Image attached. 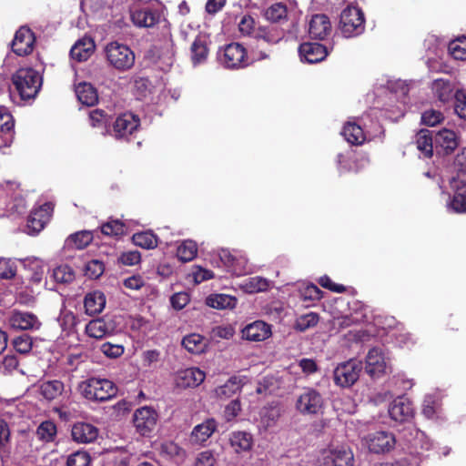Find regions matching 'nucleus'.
Listing matches in <instances>:
<instances>
[{
    "label": "nucleus",
    "instance_id": "1",
    "mask_svg": "<svg viewBox=\"0 0 466 466\" xmlns=\"http://www.w3.org/2000/svg\"><path fill=\"white\" fill-rule=\"evenodd\" d=\"M78 390L87 400L105 402L116 395L117 387L107 379L91 377L78 384Z\"/></svg>",
    "mask_w": 466,
    "mask_h": 466
},
{
    "label": "nucleus",
    "instance_id": "2",
    "mask_svg": "<svg viewBox=\"0 0 466 466\" xmlns=\"http://www.w3.org/2000/svg\"><path fill=\"white\" fill-rule=\"evenodd\" d=\"M12 83L22 100L33 99L42 86V76L31 67L19 68L12 76Z\"/></svg>",
    "mask_w": 466,
    "mask_h": 466
},
{
    "label": "nucleus",
    "instance_id": "3",
    "mask_svg": "<svg viewBox=\"0 0 466 466\" xmlns=\"http://www.w3.org/2000/svg\"><path fill=\"white\" fill-rule=\"evenodd\" d=\"M105 52L106 61L117 71H127L135 64V54L127 45L110 42L106 45Z\"/></svg>",
    "mask_w": 466,
    "mask_h": 466
},
{
    "label": "nucleus",
    "instance_id": "4",
    "mask_svg": "<svg viewBox=\"0 0 466 466\" xmlns=\"http://www.w3.org/2000/svg\"><path fill=\"white\" fill-rule=\"evenodd\" d=\"M218 58L228 69L244 68L251 64L246 47L238 42H232L221 48Z\"/></svg>",
    "mask_w": 466,
    "mask_h": 466
},
{
    "label": "nucleus",
    "instance_id": "5",
    "mask_svg": "<svg viewBox=\"0 0 466 466\" xmlns=\"http://www.w3.org/2000/svg\"><path fill=\"white\" fill-rule=\"evenodd\" d=\"M365 18L357 6H347L340 14L339 27L345 37L360 35L364 31Z\"/></svg>",
    "mask_w": 466,
    "mask_h": 466
},
{
    "label": "nucleus",
    "instance_id": "6",
    "mask_svg": "<svg viewBox=\"0 0 466 466\" xmlns=\"http://www.w3.org/2000/svg\"><path fill=\"white\" fill-rule=\"evenodd\" d=\"M140 126V119L137 115L130 112L119 115L114 121L111 120L110 129L107 135L116 139L129 140V137L137 130Z\"/></svg>",
    "mask_w": 466,
    "mask_h": 466
},
{
    "label": "nucleus",
    "instance_id": "7",
    "mask_svg": "<svg viewBox=\"0 0 466 466\" xmlns=\"http://www.w3.org/2000/svg\"><path fill=\"white\" fill-rule=\"evenodd\" d=\"M361 370V361L356 360H350L339 363L333 372L335 384L341 388L352 386L358 380Z\"/></svg>",
    "mask_w": 466,
    "mask_h": 466
},
{
    "label": "nucleus",
    "instance_id": "8",
    "mask_svg": "<svg viewBox=\"0 0 466 466\" xmlns=\"http://www.w3.org/2000/svg\"><path fill=\"white\" fill-rule=\"evenodd\" d=\"M324 405L322 395L313 388H305L296 401L297 410L303 415H315L321 411Z\"/></svg>",
    "mask_w": 466,
    "mask_h": 466
},
{
    "label": "nucleus",
    "instance_id": "9",
    "mask_svg": "<svg viewBox=\"0 0 466 466\" xmlns=\"http://www.w3.org/2000/svg\"><path fill=\"white\" fill-rule=\"evenodd\" d=\"M52 212L53 205L50 202L34 208L27 218L25 232L28 235L38 234L50 220Z\"/></svg>",
    "mask_w": 466,
    "mask_h": 466
},
{
    "label": "nucleus",
    "instance_id": "10",
    "mask_svg": "<svg viewBox=\"0 0 466 466\" xmlns=\"http://www.w3.org/2000/svg\"><path fill=\"white\" fill-rule=\"evenodd\" d=\"M157 418V412L153 408L144 406L135 411L133 423L140 435L148 437L156 428Z\"/></svg>",
    "mask_w": 466,
    "mask_h": 466
},
{
    "label": "nucleus",
    "instance_id": "11",
    "mask_svg": "<svg viewBox=\"0 0 466 466\" xmlns=\"http://www.w3.org/2000/svg\"><path fill=\"white\" fill-rule=\"evenodd\" d=\"M35 43V33L28 26L22 25L15 34L11 49L18 56H26L33 52Z\"/></svg>",
    "mask_w": 466,
    "mask_h": 466
},
{
    "label": "nucleus",
    "instance_id": "12",
    "mask_svg": "<svg viewBox=\"0 0 466 466\" xmlns=\"http://www.w3.org/2000/svg\"><path fill=\"white\" fill-rule=\"evenodd\" d=\"M7 323L14 330H38L42 326L35 314L21 310H13Z\"/></svg>",
    "mask_w": 466,
    "mask_h": 466
},
{
    "label": "nucleus",
    "instance_id": "13",
    "mask_svg": "<svg viewBox=\"0 0 466 466\" xmlns=\"http://www.w3.org/2000/svg\"><path fill=\"white\" fill-rule=\"evenodd\" d=\"M366 442L370 451L380 454L390 451L396 440L391 432L380 431L369 434Z\"/></svg>",
    "mask_w": 466,
    "mask_h": 466
},
{
    "label": "nucleus",
    "instance_id": "14",
    "mask_svg": "<svg viewBox=\"0 0 466 466\" xmlns=\"http://www.w3.org/2000/svg\"><path fill=\"white\" fill-rule=\"evenodd\" d=\"M324 463L327 466H353L354 455L348 447L329 448L324 456Z\"/></svg>",
    "mask_w": 466,
    "mask_h": 466
},
{
    "label": "nucleus",
    "instance_id": "15",
    "mask_svg": "<svg viewBox=\"0 0 466 466\" xmlns=\"http://www.w3.org/2000/svg\"><path fill=\"white\" fill-rule=\"evenodd\" d=\"M98 429L88 422L77 421L71 429L72 440L76 443L88 444L94 442L98 437Z\"/></svg>",
    "mask_w": 466,
    "mask_h": 466
},
{
    "label": "nucleus",
    "instance_id": "16",
    "mask_svg": "<svg viewBox=\"0 0 466 466\" xmlns=\"http://www.w3.org/2000/svg\"><path fill=\"white\" fill-rule=\"evenodd\" d=\"M299 53L302 61L314 64L326 58L328 49L320 43L306 42L299 45Z\"/></svg>",
    "mask_w": 466,
    "mask_h": 466
},
{
    "label": "nucleus",
    "instance_id": "17",
    "mask_svg": "<svg viewBox=\"0 0 466 466\" xmlns=\"http://www.w3.org/2000/svg\"><path fill=\"white\" fill-rule=\"evenodd\" d=\"M413 407L409 399L399 397L395 399L389 408L390 417L398 422H406L413 417Z\"/></svg>",
    "mask_w": 466,
    "mask_h": 466
},
{
    "label": "nucleus",
    "instance_id": "18",
    "mask_svg": "<svg viewBox=\"0 0 466 466\" xmlns=\"http://www.w3.org/2000/svg\"><path fill=\"white\" fill-rule=\"evenodd\" d=\"M450 185L455 190L450 207L457 213H466V178L451 177Z\"/></svg>",
    "mask_w": 466,
    "mask_h": 466
},
{
    "label": "nucleus",
    "instance_id": "19",
    "mask_svg": "<svg viewBox=\"0 0 466 466\" xmlns=\"http://www.w3.org/2000/svg\"><path fill=\"white\" fill-rule=\"evenodd\" d=\"M331 24L328 15L317 14L312 15L309 25V34L311 38L323 40L329 35Z\"/></svg>",
    "mask_w": 466,
    "mask_h": 466
},
{
    "label": "nucleus",
    "instance_id": "20",
    "mask_svg": "<svg viewBox=\"0 0 466 466\" xmlns=\"http://www.w3.org/2000/svg\"><path fill=\"white\" fill-rule=\"evenodd\" d=\"M116 329L114 321L107 316L92 319L86 326V333L95 339H102Z\"/></svg>",
    "mask_w": 466,
    "mask_h": 466
},
{
    "label": "nucleus",
    "instance_id": "21",
    "mask_svg": "<svg viewBox=\"0 0 466 466\" xmlns=\"http://www.w3.org/2000/svg\"><path fill=\"white\" fill-rule=\"evenodd\" d=\"M365 370L372 378L380 377L385 373L386 362L380 349L372 348L369 350L366 357Z\"/></svg>",
    "mask_w": 466,
    "mask_h": 466
},
{
    "label": "nucleus",
    "instance_id": "22",
    "mask_svg": "<svg viewBox=\"0 0 466 466\" xmlns=\"http://www.w3.org/2000/svg\"><path fill=\"white\" fill-rule=\"evenodd\" d=\"M25 271V277L30 283L38 285L42 282L45 275V265L43 260L37 258H26L20 260Z\"/></svg>",
    "mask_w": 466,
    "mask_h": 466
},
{
    "label": "nucleus",
    "instance_id": "23",
    "mask_svg": "<svg viewBox=\"0 0 466 466\" xmlns=\"http://www.w3.org/2000/svg\"><path fill=\"white\" fill-rule=\"evenodd\" d=\"M270 334V326L261 320L248 324L242 329V338L250 341H262Z\"/></svg>",
    "mask_w": 466,
    "mask_h": 466
},
{
    "label": "nucleus",
    "instance_id": "24",
    "mask_svg": "<svg viewBox=\"0 0 466 466\" xmlns=\"http://www.w3.org/2000/svg\"><path fill=\"white\" fill-rule=\"evenodd\" d=\"M133 24L138 27H153L159 21V15L149 8H135L130 11Z\"/></svg>",
    "mask_w": 466,
    "mask_h": 466
},
{
    "label": "nucleus",
    "instance_id": "25",
    "mask_svg": "<svg viewBox=\"0 0 466 466\" xmlns=\"http://www.w3.org/2000/svg\"><path fill=\"white\" fill-rule=\"evenodd\" d=\"M218 429V422L214 419H208L196 425L191 432V442L196 444L205 443Z\"/></svg>",
    "mask_w": 466,
    "mask_h": 466
},
{
    "label": "nucleus",
    "instance_id": "26",
    "mask_svg": "<svg viewBox=\"0 0 466 466\" xmlns=\"http://www.w3.org/2000/svg\"><path fill=\"white\" fill-rule=\"evenodd\" d=\"M435 144L445 155H450L459 147V137L453 130L444 128L435 135Z\"/></svg>",
    "mask_w": 466,
    "mask_h": 466
},
{
    "label": "nucleus",
    "instance_id": "27",
    "mask_svg": "<svg viewBox=\"0 0 466 466\" xmlns=\"http://www.w3.org/2000/svg\"><path fill=\"white\" fill-rule=\"evenodd\" d=\"M205 378V373L198 368H188L178 373L177 383L182 388H195L200 385Z\"/></svg>",
    "mask_w": 466,
    "mask_h": 466
},
{
    "label": "nucleus",
    "instance_id": "28",
    "mask_svg": "<svg viewBox=\"0 0 466 466\" xmlns=\"http://www.w3.org/2000/svg\"><path fill=\"white\" fill-rule=\"evenodd\" d=\"M95 42L90 37L79 39L71 48L70 56L78 62L86 61L95 51Z\"/></svg>",
    "mask_w": 466,
    "mask_h": 466
},
{
    "label": "nucleus",
    "instance_id": "29",
    "mask_svg": "<svg viewBox=\"0 0 466 466\" xmlns=\"http://www.w3.org/2000/svg\"><path fill=\"white\" fill-rule=\"evenodd\" d=\"M106 306V297L102 291L95 290L86 295L84 307L89 316L99 314Z\"/></svg>",
    "mask_w": 466,
    "mask_h": 466
},
{
    "label": "nucleus",
    "instance_id": "30",
    "mask_svg": "<svg viewBox=\"0 0 466 466\" xmlns=\"http://www.w3.org/2000/svg\"><path fill=\"white\" fill-rule=\"evenodd\" d=\"M258 40H263L269 45L279 43L284 37V30L277 25L259 26L254 35Z\"/></svg>",
    "mask_w": 466,
    "mask_h": 466
},
{
    "label": "nucleus",
    "instance_id": "31",
    "mask_svg": "<svg viewBox=\"0 0 466 466\" xmlns=\"http://www.w3.org/2000/svg\"><path fill=\"white\" fill-rule=\"evenodd\" d=\"M432 91L439 101L443 104L454 98V86L448 79H435L432 83Z\"/></svg>",
    "mask_w": 466,
    "mask_h": 466
},
{
    "label": "nucleus",
    "instance_id": "32",
    "mask_svg": "<svg viewBox=\"0 0 466 466\" xmlns=\"http://www.w3.org/2000/svg\"><path fill=\"white\" fill-rule=\"evenodd\" d=\"M76 94L78 101L87 106H92L98 101L97 91L90 83L82 82L76 85Z\"/></svg>",
    "mask_w": 466,
    "mask_h": 466
},
{
    "label": "nucleus",
    "instance_id": "33",
    "mask_svg": "<svg viewBox=\"0 0 466 466\" xmlns=\"http://www.w3.org/2000/svg\"><path fill=\"white\" fill-rule=\"evenodd\" d=\"M417 149L426 158L433 156V137L432 132L428 129H420L415 136Z\"/></svg>",
    "mask_w": 466,
    "mask_h": 466
},
{
    "label": "nucleus",
    "instance_id": "34",
    "mask_svg": "<svg viewBox=\"0 0 466 466\" xmlns=\"http://www.w3.org/2000/svg\"><path fill=\"white\" fill-rule=\"evenodd\" d=\"M244 383V378L232 376L223 385L218 387L215 391L218 398L228 399L239 391Z\"/></svg>",
    "mask_w": 466,
    "mask_h": 466
},
{
    "label": "nucleus",
    "instance_id": "35",
    "mask_svg": "<svg viewBox=\"0 0 466 466\" xmlns=\"http://www.w3.org/2000/svg\"><path fill=\"white\" fill-rule=\"evenodd\" d=\"M237 302L236 297L228 294H213L206 300L208 306L217 309H234Z\"/></svg>",
    "mask_w": 466,
    "mask_h": 466
},
{
    "label": "nucleus",
    "instance_id": "36",
    "mask_svg": "<svg viewBox=\"0 0 466 466\" xmlns=\"http://www.w3.org/2000/svg\"><path fill=\"white\" fill-rule=\"evenodd\" d=\"M15 120L6 107H0V133L11 144L15 134Z\"/></svg>",
    "mask_w": 466,
    "mask_h": 466
},
{
    "label": "nucleus",
    "instance_id": "37",
    "mask_svg": "<svg viewBox=\"0 0 466 466\" xmlns=\"http://www.w3.org/2000/svg\"><path fill=\"white\" fill-rule=\"evenodd\" d=\"M342 135L351 145H361L366 139L361 127L351 122L344 125Z\"/></svg>",
    "mask_w": 466,
    "mask_h": 466
},
{
    "label": "nucleus",
    "instance_id": "38",
    "mask_svg": "<svg viewBox=\"0 0 466 466\" xmlns=\"http://www.w3.org/2000/svg\"><path fill=\"white\" fill-rule=\"evenodd\" d=\"M65 385L61 380H53L40 385V393L47 400H53L62 395Z\"/></svg>",
    "mask_w": 466,
    "mask_h": 466
},
{
    "label": "nucleus",
    "instance_id": "39",
    "mask_svg": "<svg viewBox=\"0 0 466 466\" xmlns=\"http://www.w3.org/2000/svg\"><path fill=\"white\" fill-rule=\"evenodd\" d=\"M191 60L194 65L203 63L208 55V43L205 37L198 36L190 47Z\"/></svg>",
    "mask_w": 466,
    "mask_h": 466
},
{
    "label": "nucleus",
    "instance_id": "40",
    "mask_svg": "<svg viewBox=\"0 0 466 466\" xmlns=\"http://www.w3.org/2000/svg\"><path fill=\"white\" fill-rule=\"evenodd\" d=\"M112 117L103 109H94L89 113L90 125L95 128L103 129V134H107L110 129Z\"/></svg>",
    "mask_w": 466,
    "mask_h": 466
},
{
    "label": "nucleus",
    "instance_id": "41",
    "mask_svg": "<svg viewBox=\"0 0 466 466\" xmlns=\"http://www.w3.org/2000/svg\"><path fill=\"white\" fill-rule=\"evenodd\" d=\"M133 243L145 249H153L158 245V238L152 231L135 233L132 237Z\"/></svg>",
    "mask_w": 466,
    "mask_h": 466
},
{
    "label": "nucleus",
    "instance_id": "42",
    "mask_svg": "<svg viewBox=\"0 0 466 466\" xmlns=\"http://www.w3.org/2000/svg\"><path fill=\"white\" fill-rule=\"evenodd\" d=\"M93 238L94 237L91 231L82 230L71 234L66 240V244L70 248L84 249L93 241Z\"/></svg>",
    "mask_w": 466,
    "mask_h": 466
},
{
    "label": "nucleus",
    "instance_id": "43",
    "mask_svg": "<svg viewBox=\"0 0 466 466\" xmlns=\"http://www.w3.org/2000/svg\"><path fill=\"white\" fill-rule=\"evenodd\" d=\"M264 16L271 23H279L283 20H287L288 7L284 3H275L265 10Z\"/></svg>",
    "mask_w": 466,
    "mask_h": 466
},
{
    "label": "nucleus",
    "instance_id": "44",
    "mask_svg": "<svg viewBox=\"0 0 466 466\" xmlns=\"http://www.w3.org/2000/svg\"><path fill=\"white\" fill-rule=\"evenodd\" d=\"M230 444L237 452L247 451L251 449L252 436L245 431L233 432L230 437Z\"/></svg>",
    "mask_w": 466,
    "mask_h": 466
},
{
    "label": "nucleus",
    "instance_id": "45",
    "mask_svg": "<svg viewBox=\"0 0 466 466\" xmlns=\"http://www.w3.org/2000/svg\"><path fill=\"white\" fill-rule=\"evenodd\" d=\"M183 347L190 353L199 354L204 350V338L199 334H189L182 339Z\"/></svg>",
    "mask_w": 466,
    "mask_h": 466
},
{
    "label": "nucleus",
    "instance_id": "46",
    "mask_svg": "<svg viewBox=\"0 0 466 466\" xmlns=\"http://www.w3.org/2000/svg\"><path fill=\"white\" fill-rule=\"evenodd\" d=\"M125 223L118 219H111L101 226V232L109 237H121L126 234Z\"/></svg>",
    "mask_w": 466,
    "mask_h": 466
},
{
    "label": "nucleus",
    "instance_id": "47",
    "mask_svg": "<svg viewBox=\"0 0 466 466\" xmlns=\"http://www.w3.org/2000/svg\"><path fill=\"white\" fill-rule=\"evenodd\" d=\"M52 276L56 282L67 284L75 279V271L70 266L64 264L55 268Z\"/></svg>",
    "mask_w": 466,
    "mask_h": 466
},
{
    "label": "nucleus",
    "instance_id": "48",
    "mask_svg": "<svg viewBox=\"0 0 466 466\" xmlns=\"http://www.w3.org/2000/svg\"><path fill=\"white\" fill-rule=\"evenodd\" d=\"M198 253V247L196 242L192 240H185L178 248L177 251V258L179 260L187 262L195 258Z\"/></svg>",
    "mask_w": 466,
    "mask_h": 466
},
{
    "label": "nucleus",
    "instance_id": "49",
    "mask_svg": "<svg viewBox=\"0 0 466 466\" xmlns=\"http://www.w3.org/2000/svg\"><path fill=\"white\" fill-rule=\"evenodd\" d=\"M449 52L457 60H466V35L450 42Z\"/></svg>",
    "mask_w": 466,
    "mask_h": 466
},
{
    "label": "nucleus",
    "instance_id": "50",
    "mask_svg": "<svg viewBox=\"0 0 466 466\" xmlns=\"http://www.w3.org/2000/svg\"><path fill=\"white\" fill-rule=\"evenodd\" d=\"M36 434L44 441H53L56 435V425L52 420H45L37 427Z\"/></svg>",
    "mask_w": 466,
    "mask_h": 466
},
{
    "label": "nucleus",
    "instance_id": "51",
    "mask_svg": "<svg viewBox=\"0 0 466 466\" xmlns=\"http://www.w3.org/2000/svg\"><path fill=\"white\" fill-rule=\"evenodd\" d=\"M12 346L16 352L28 354L33 348V339L27 334L19 335L13 339Z\"/></svg>",
    "mask_w": 466,
    "mask_h": 466
},
{
    "label": "nucleus",
    "instance_id": "52",
    "mask_svg": "<svg viewBox=\"0 0 466 466\" xmlns=\"http://www.w3.org/2000/svg\"><path fill=\"white\" fill-rule=\"evenodd\" d=\"M91 456L86 451H76L70 454L66 460V466H89Z\"/></svg>",
    "mask_w": 466,
    "mask_h": 466
},
{
    "label": "nucleus",
    "instance_id": "53",
    "mask_svg": "<svg viewBox=\"0 0 466 466\" xmlns=\"http://www.w3.org/2000/svg\"><path fill=\"white\" fill-rule=\"evenodd\" d=\"M280 417V409L278 406L266 407L262 411V422L266 428L273 427Z\"/></svg>",
    "mask_w": 466,
    "mask_h": 466
},
{
    "label": "nucleus",
    "instance_id": "54",
    "mask_svg": "<svg viewBox=\"0 0 466 466\" xmlns=\"http://www.w3.org/2000/svg\"><path fill=\"white\" fill-rule=\"evenodd\" d=\"M17 267L11 258H0V279H10L16 274Z\"/></svg>",
    "mask_w": 466,
    "mask_h": 466
},
{
    "label": "nucleus",
    "instance_id": "55",
    "mask_svg": "<svg viewBox=\"0 0 466 466\" xmlns=\"http://www.w3.org/2000/svg\"><path fill=\"white\" fill-rule=\"evenodd\" d=\"M105 271V264L99 259H92L86 264L85 275L89 279H96Z\"/></svg>",
    "mask_w": 466,
    "mask_h": 466
},
{
    "label": "nucleus",
    "instance_id": "56",
    "mask_svg": "<svg viewBox=\"0 0 466 466\" xmlns=\"http://www.w3.org/2000/svg\"><path fill=\"white\" fill-rule=\"evenodd\" d=\"M319 315L314 312L300 316L296 321V329L299 331H305L309 328L315 327L319 322Z\"/></svg>",
    "mask_w": 466,
    "mask_h": 466
},
{
    "label": "nucleus",
    "instance_id": "57",
    "mask_svg": "<svg viewBox=\"0 0 466 466\" xmlns=\"http://www.w3.org/2000/svg\"><path fill=\"white\" fill-rule=\"evenodd\" d=\"M454 111L466 120V93L463 90H456L454 93Z\"/></svg>",
    "mask_w": 466,
    "mask_h": 466
},
{
    "label": "nucleus",
    "instance_id": "58",
    "mask_svg": "<svg viewBox=\"0 0 466 466\" xmlns=\"http://www.w3.org/2000/svg\"><path fill=\"white\" fill-rule=\"evenodd\" d=\"M19 366V360L15 354H7L0 364V371L3 374L13 373Z\"/></svg>",
    "mask_w": 466,
    "mask_h": 466
},
{
    "label": "nucleus",
    "instance_id": "59",
    "mask_svg": "<svg viewBox=\"0 0 466 466\" xmlns=\"http://www.w3.org/2000/svg\"><path fill=\"white\" fill-rule=\"evenodd\" d=\"M454 167L457 169V177L459 179L466 178V147H463L454 158Z\"/></svg>",
    "mask_w": 466,
    "mask_h": 466
},
{
    "label": "nucleus",
    "instance_id": "60",
    "mask_svg": "<svg viewBox=\"0 0 466 466\" xmlns=\"http://www.w3.org/2000/svg\"><path fill=\"white\" fill-rule=\"evenodd\" d=\"M444 119L441 112L438 110H426L421 116V121L424 125L434 127Z\"/></svg>",
    "mask_w": 466,
    "mask_h": 466
},
{
    "label": "nucleus",
    "instance_id": "61",
    "mask_svg": "<svg viewBox=\"0 0 466 466\" xmlns=\"http://www.w3.org/2000/svg\"><path fill=\"white\" fill-rule=\"evenodd\" d=\"M268 280L261 277L250 278L248 282L246 284V289L249 293L264 291L268 289Z\"/></svg>",
    "mask_w": 466,
    "mask_h": 466
},
{
    "label": "nucleus",
    "instance_id": "62",
    "mask_svg": "<svg viewBox=\"0 0 466 466\" xmlns=\"http://www.w3.org/2000/svg\"><path fill=\"white\" fill-rule=\"evenodd\" d=\"M161 452L169 456L170 458L173 457H184L185 456V451L178 446L177 443L173 441H167L164 442L161 445Z\"/></svg>",
    "mask_w": 466,
    "mask_h": 466
},
{
    "label": "nucleus",
    "instance_id": "63",
    "mask_svg": "<svg viewBox=\"0 0 466 466\" xmlns=\"http://www.w3.org/2000/svg\"><path fill=\"white\" fill-rule=\"evenodd\" d=\"M239 32L243 35H250L251 34H255V20L249 15H245L242 16L238 23Z\"/></svg>",
    "mask_w": 466,
    "mask_h": 466
},
{
    "label": "nucleus",
    "instance_id": "64",
    "mask_svg": "<svg viewBox=\"0 0 466 466\" xmlns=\"http://www.w3.org/2000/svg\"><path fill=\"white\" fill-rule=\"evenodd\" d=\"M119 262L126 266H134L140 262L141 255L137 250L123 252L118 258Z\"/></svg>",
    "mask_w": 466,
    "mask_h": 466
}]
</instances>
